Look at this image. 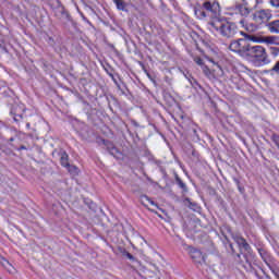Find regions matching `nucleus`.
<instances>
[{"instance_id": "bb28decb", "label": "nucleus", "mask_w": 279, "mask_h": 279, "mask_svg": "<svg viewBox=\"0 0 279 279\" xmlns=\"http://www.w3.org/2000/svg\"><path fill=\"white\" fill-rule=\"evenodd\" d=\"M233 181L235 182L236 186L241 185V181H239V179L234 178Z\"/></svg>"}, {"instance_id": "f8f14e48", "label": "nucleus", "mask_w": 279, "mask_h": 279, "mask_svg": "<svg viewBox=\"0 0 279 279\" xmlns=\"http://www.w3.org/2000/svg\"><path fill=\"white\" fill-rule=\"evenodd\" d=\"M59 156H60L61 166L68 168L71 165L69 163V154H66V151L64 150H61L59 153Z\"/></svg>"}, {"instance_id": "c756f323", "label": "nucleus", "mask_w": 279, "mask_h": 279, "mask_svg": "<svg viewBox=\"0 0 279 279\" xmlns=\"http://www.w3.org/2000/svg\"><path fill=\"white\" fill-rule=\"evenodd\" d=\"M238 190L240 191V193H243V191H245L243 187H241V185L238 186Z\"/></svg>"}, {"instance_id": "4468645a", "label": "nucleus", "mask_w": 279, "mask_h": 279, "mask_svg": "<svg viewBox=\"0 0 279 279\" xmlns=\"http://www.w3.org/2000/svg\"><path fill=\"white\" fill-rule=\"evenodd\" d=\"M69 173L72 175H78L80 174V169L75 166H71V163L66 167Z\"/></svg>"}, {"instance_id": "c9c22d12", "label": "nucleus", "mask_w": 279, "mask_h": 279, "mask_svg": "<svg viewBox=\"0 0 279 279\" xmlns=\"http://www.w3.org/2000/svg\"><path fill=\"white\" fill-rule=\"evenodd\" d=\"M10 141H14V138H13V137H11V138H10Z\"/></svg>"}, {"instance_id": "a211bd4d", "label": "nucleus", "mask_w": 279, "mask_h": 279, "mask_svg": "<svg viewBox=\"0 0 279 279\" xmlns=\"http://www.w3.org/2000/svg\"><path fill=\"white\" fill-rule=\"evenodd\" d=\"M177 184H179L180 189H183V191H186V184L180 179V177L175 178Z\"/></svg>"}, {"instance_id": "cd10ccee", "label": "nucleus", "mask_w": 279, "mask_h": 279, "mask_svg": "<svg viewBox=\"0 0 279 279\" xmlns=\"http://www.w3.org/2000/svg\"><path fill=\"white\" fill-rule=\"evenodd\" d=\"M229 247H230L232 254H234V246L232 245V243L229 244Z\"/></svg>"}, {"instance_id": "b1692460", "label": "nucleus", "mask_w": 279, "mask_h": 279, "mask_svg": "<svg viewBox=\"0 0 279 279\" xmlns=\"http://www.w3.org/2000/svg\"><path fill=\"white\" fill-rule=\"evenodd\" d=\"M194 62H196V64H198V66H201V69L203 66H206V64H204V60L202 58H199V57L195 58Z\"/></svg>"}, {"instance_id": "aec40b11", "label": "nucleus", "mask_w": 279, "mask_h": 279, "mask_svg": "<svg viewBox=\"0 0 279 279\" xmlns=\"http://www.w3.org/2000/svg\"><path fill=\"white\" fill-rule=\"evenodd\" d=\"M271 141L275 143L276 147L279 149V135L278 134H272L271 135Z\"/></svg>"}, {"instance_id": "39448f33", "label": "nucleus", "mask_w": 279, "mask_h": 279, "mask_svg": "<svg viewBox=\"0 0 279 279\" xmlns=\"http://www.w3.org/2000/svg\"><path fill=\"white\" fill-rule=\"evenodd\" d=\"M257 8L258 0H241L230 7L229 10L233 14H240V16H244L246 19V16L252 14V11L256 10Z\"/></svg>"}, {"instance_id": "20e7f679", "label": "nucleus", "mask_w": 279, "mask_h": 279, "mask_svg": "<svg viewBox=\"0 0 279 279\" xmlns=\"http://www.w3.org/2000/svg\"><path fill=\"white\" fill-rule=\"evenodd\" d=\"M211 27L222 36V38L231 39L239 34V27L235 23L227 20H218L211 23Z\"/></svg>"}, {"instance_id": "0eeeda50", "label": "nucleus", "mask_w": 279, "mask_h": 279, "mask_svg": "<svg viewBox=\"0 0 279 279\" xmlns=\"http://www.w3.org/2000/svg\"><path fill=\"white\" fill-rule=\"evenodd\" d=\"M231 239H233L234 243H236L242 254L243 252H246L247 254H252V246H250V243H247V240H245L241 234L231 233Z\"/></svg>"}, {"instance_id": "2f4dec72", "label": "nucleus", "mask_w": 279, "mask_h": 279, "mask_svg": "<svg viewBox=\"0 0 279 279\" xmlns=\"http://www.w3.org/2000/svg\"><path fill=\"white\" fill-rule=\"evenodd\" d=\"M15 117H21V118H23V113H15Z\"/></svg>"}, {"instance_id": "9b49d317", "label": "nucleus", "mask_w": 279, "mask_h": 279, "mask_svg": "<svg viewBox=\"0 0 279 279\" xmlns=\"http://www.w3.org/2000/svg\"><path fill=\"white\" fill-rule=\"evenodd\" d=\"M267 27L271 34H279V20L268 23Z\"/></svg>"}, {"instance_id": "6e6552de", "label": "nucleus", "mask_w": 279, "mask_h": 279, "mask_svg": "<svg viewBox=\"0 0 279 279\" xmlns=\"http://www.w3.org/2000/svg\"><path fill=\"white\" fill-rule=\"evenodd\" d=\"M191 258L194 260V263H206V257L201 253L197 248H191L190 251Z\"/></svg>"}, {"instance_id": "72a5a7b5", "label": "nucleus", "mask_w": 279, "mask_h": 279, "mask_svg": "<svg viewBox=\"0 0 279 279\" xmlns=\"http://www.w3.org/2000/svg\"><path fill=\"white\" fill-rule=\"evenodd\" d=\"M236 257H238V258H241V254L238 253V254H236Z\"/></svg>"}, {"instance_id": "ddd939ff", "label": "nucleus", "mask_w": 279, "mask_h": 279, "mask_svg": "<svg viewBox=\"0 0 279 279\" xmlns=\"http://www.w3.org/2000/svg\"><path fill=\"white\" fill-rule=\"evenodd\" d=\"M113 3L116 4L117 10H120L121 12H128V3L123 0H113Z\"/></svg>"}, {"instance_id": "412c9836", "label": "nucleus", "mask_w": 279, "mask_h": 279, "mask_svg": "<svg viewBox=\"0 0 279 279\" xmlns=\"http://www.w3.org/2000/svg\"><path fill=\"white\" fill-rule=\"evenodd\" d=\"M142 202H148V204H150V206H157L156 203L154 201H151V198H149V196H142Z\"/></svg>"}, {"instance_id": "473e14b6", "label": "nucleus", "mask_w": 279, "mask_h": 279, "mask_svg": "<svg viewBox=\"0 0 279 279\" xmlns=\"http://www.w3.org/2000/svg\"><path fill=\"white\" fill-rule=\"evenodd\" d=\"M246 263H247L248 267H252V263H250L248 259H246Z\"/></svg>"}, {"instance_id": "2eb2a0df", "label": "nucleus", "mask_w": 279, "mask_h": 279, "mask_svg": "<svg viewBox=\"0 0 279 279\" xmlns=\"http://www.w3.org/2000/svg\"><path fill=\"white\" fill-rule=\"evenodd\" d=\"M110 156H113V158H121V151L117 149V147L109 148Z\"/></svg>"}, {"instance_id": "393cba45", "label": "nucleus", "mask_w": 279, "mask_h": 279, "mask_svg": "<svg viewBox=\"0 0 279 279\" xmlns=\"http://www.w3.org/2000/svg\"><path fill=\"white\" fill-rule=\"evenodd\" d=\"M270 5L274 8H279V0H270Z\"/></svg>"}, {"instance_id": "f03ea898", "label": "nucleus", "mask_w": 279, "mask_h": 279, "mask_svg": "<svg viewBox=\"0 0 279 279\" xmlns=\"http://www.w3.org/2000/svg\"><path fill=\"white\" fill-rule=\"evenodd\" d=\"M244 59L251 62L253 66H265L271 62L265 47L254 45L250 46Z\"/></svg>"}, {"instance_id": "7c9ffc66", "label": "nucleus", "mask_w": 279, "mask_h": 279, "mask_svg": "<svg viewBox=\"0 0 279 279\" xmlns=\"http://www.w3.org/2000/svg\"><path fill=\"white\" fill-rule=\"evenodd\" d=\"M21 149H27V147H25V145H22V146L19 148V150H21Z\"/></svg>"}, {"instance_id": "a878e982", "label": "nucleus", "mask_w": 279, "mask_h": 279, "mask_svg": "<svg viewBox=\"0 0 279 279\" xmlns=\"http://www.w3.org/2000/svg\"><path fill=\"white\" fill-rule=\"evenodd\" d=\"M126 257L129 258V260H136V258H134V255L128 253Z\"/></svg>"}, {"instance_id": "f257e3e1", "label": "nucleus", "mask_w": 279, "mask_h": 279, "mask_svg": "<svg viewBox=\"0 0 279 279\" xmlns=\"http://www.w3.org/2000/svg\"><path fill=\"white\" fill-rule=\"evenodd\" d=\"M194 14L201 21L203 19L219 16L221 14V5L217 0H205L203 2H197L194 7Z\"/></svg>"}, {"instance_id": "f3484780", "label": "nucleus", "mask_w": 279, "mask_h": 279, "mask_svg": "<svg viewBox=\"0 0 279 279\" xmlns=\"http://www.w3.org/2000/svg\"><path fill=\"white\" fill-rule=\"evenodd\" d=\"M270 73H275V75H279V60L276 61L274 66L270 69Z\"/></svg>"}, {"instance_id": "9d476101", "label": "nucleus", "mask_w": 279, "mask_h": 279, "mask_svg": "<svg viewBox=\"0 0 279 279\" xmlns=\"http://www.w3.org/2000/svg\"><path fill=\"white\" fill-rule=\"evenodd\" d=\"M258 254L262 258V260H264V263L267 265V267H269V259L271 258V255L269 254V252H267L265 248L259 247L257 248Z\"/></svg>"}, {"instance_id": "dca6fc26", "label": "nucleus", "mask_w": 279, "mask_h": 279, "mask_svg": "<svg viewBox=\"0 0 279 279\" xmlns=\"http://www.w3.org/2000/svg\"><path fill=\"white\" fill-rule=\"evenodd\" d=\"M202 71H203L204 75L206 77H208L209 80L213 77V71H210L207 65H203Z\"/></svg>"}, {"instance_id": "6ab92c4d", "label": "nucleus", "mask_w": 279, "mask_h": 279, "mask_svg": "<svg viewBox=\"0 0 279 279\" xmlns=\"http://www.w3.org/2000/svg\"><path fill=\"white\" fill-rule=\"evenodd\" d=\"M185 77L189 80L191 86L195 87V86H198L199 84L197 83V80H195L194 77L192 76H186Z\"/></svg>"}, {"instance_id": "c85d7f7f", "label": "nucleus", "mask_w": 279, "mask_h": 279, "mask_svg": "<svg viewBox=\"0 0 279 279\" xmlns=\"http://www.w3.org/2000/svg\"><path fill=\"white\" fill-rule=\"evenodd\" d=\"M145 73H146L147 77H149V80H151V74H149V72H147V70H145Z\"/></svg>"}, {"instance_id": "f704fd0d", "label": "nucleus", "mask_w": 279, "mask_h": 279, "mask_svg": "<svg viewBox=\"0 0 279 279\" xmlns=\"http://www.w3.org/2000/svg\"><path fill=\"white\" fill-rule=\"evenodd\" d=\"M203 1H206V0H198V3H203Z\"/></svg>"}, {"instance_id": "5701e85b", "label": "nucleus", "mask_w": 279, "mask_h": 279, "mask_svg": "<svg viewBox=\"0 0 279 279\" xmlns=\"http://www.w3.org/2000/svg\"><path fill=\"white\" fill-rule=\"evenodd\" d=\"M270 53L274 56V58L279 56V48L278 47H270Z\"/></svg>"}, {"instance_id": "1a4fd4ad", "label": "nucleus", "mask_w": 279, "mask_h": 279, "mask_svg": "<svg viewBox=\"0 0 279 279\" xmlns=\"http://www.w3.org/2000/svg\"><path fill=\"white\" fill-rule=\"evenodd\" d=\"M56 16L60 19L61 21H71V15L69 12L64 9V7H59L56 10Z\"/></svg>"}, {"instance_id": "7ed1b4c3", "label": "nucleus", "mask_w": 279, "mask_h": 279, "mask_svg": "<svg viewBox=\"0 0 279 279\" xmlns=\"http://www.w3.org/2000/svg\"><path fill=\"white\" fill-rule=\"evenodd\" d=\"M271 11L269 9H262L258 11H255L252 14V21L254 23H247L245 19L240 21V25L246 29V32H256L258 29V25H265L266 23H269L271 21Z\"/></svg>"}, {"instance_id": "4be33fe9", "label": "nucleus", "mask_w": 279, "mask_h": 279, "mask_svg": "<svg viewBox=\"0 0 279 279\" xmlns=\"http://www.w3.org/2000/svg\"><path fill=\"white\" fill-rule=\"evenodd\" d=\"M268 268L272 271L274 276L279 279V268L271 267V264H269Z\"/></svg>"}, {"instance_id": "423d86ee", "label": "nucleus", "mask_w": 279, "mask_h": 279, "mask_svg": "<svg viewBox=\"0 0 279 279\" xmlns=\"http://www.w3.org/2000/svg\"><path fill=\"white\" fill-rule=\"evenodd\" d=\"M252 44H250L247 39L240 38L238 40L231 41L229 49L230 51H234V53H239L241 58H245Z\"/></svg>"}]
</instances>
